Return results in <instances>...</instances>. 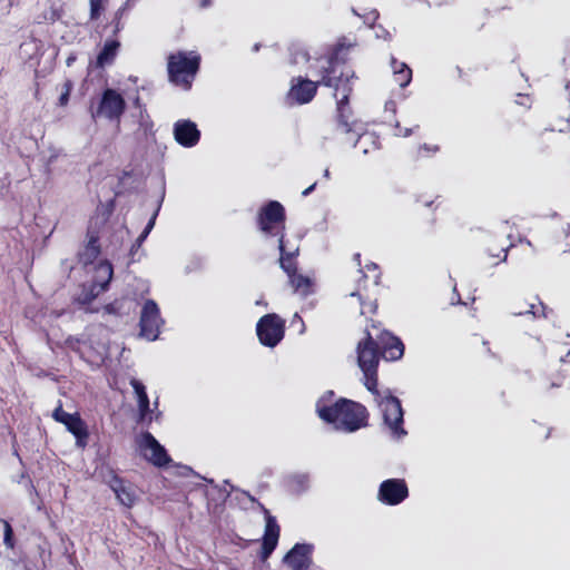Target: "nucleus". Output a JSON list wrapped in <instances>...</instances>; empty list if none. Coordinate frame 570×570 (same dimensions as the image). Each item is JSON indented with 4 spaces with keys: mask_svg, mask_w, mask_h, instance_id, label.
<instances>
[{
    "mask_svg": "<svg viewBox=\"0 0 570 570\" xmlns=\"http://www.w3.org/2000/svg\"><path fill=\"white\" fill-rule=\"evenodd\" d=\"M229 497V492L225 491V498Z\"/></svg>",
    "mask_w": 570,
    "mask_h": 570,
    "instance_id": "obj_54",
    "label": "nucleus"
},
{
    "mask_svg": "<svg viewBox=\"0 0 570 570\" xmlns=\"http://www.w3.org/2000/svg\"><path fill=\"white\" fill-rule=\"evenodd\" d=\"M139 446L144 456L155 465L164 466L169 463L170 459L165 448L149 432L141 434Z\"/></svg>",
    "mask_w": 570,
    "mask_h": 570,
    "instance_id": "obj_11",
    "label": "nucleus"
},
{
    "mask_svg": "<svg viewBox=\"0 0 570 570\" xmlns=\"http://www.w3.org/2000/svg\"><path fill=\"white\" fill-rule=\"evenodd\" d=\"M63 425L75 435L77 445L85 448L88 439V430L80 415L78 413L71 414L70 420H67Z\"/></svg>",
    "mask_w": 570,
    "mask_h": 570,
    "instance_id": "obj_18",
    "label": "nucleus"
},
{
    "mask_svg": "<svg viewBox=\"0 0 570 570\" xmlns=\"http://www.w3.org/2000/svg\"><path fill=\"white\" fill-rule=\"evenodd\" d=\"M337 57L338 52H336L328 60V67L324 68L321 85L326 87H333L335 89V97L337 98V118L338 126L344 132L354 131L358 137L361 136V131L363 128L358 126L357 122H348V116L345 114L346 106L348 104V97L352 92V86L350 80L354 78V72L350 70H341L340 75L336 76L337 72Z\"/></svg>",
    "mask_w": 570,
    "mask_h": 570,
    "instance_id": "obj_1",
    "label": "nucleus"
},
{
    "mask_svg": "<svg viewBox=\"0 0 570 570\" xmlns=\"http://www.w3.org/2000/svg\"><path fill=\"white\" fill-rule=\"evenodd\" d=\"M164 324L157 303L147 299L140 312V335L149 341H155L159 335V328Z\"/></svg>",
    "mask_w": 570,
    "mask_h": 570,
    "instance_id": "obj_9",
    "label": "nucleus"
},
{
    "mask_svg": "<svg viewBox=\"0 0 570 570\" xmlns=\"http://www.w3.org/2000/svg\"><path fill=\"white\" fill-rule=\"evenodd\" d=\"M156 216H157V212L151 216V218L149 219L145 229L142 230L141 238H146L148 236V234L151 232V229L154 228Z\"/></svg>",
    "mask_w": 570,
    "mask_h": 570,
    "instance_id": "obj_31",
    "label": "nucleus"
},
{
    "mask_svg": "<svg viewBox=\"0 0 570 570\" xmlns=\"http://www.w3.org/2000/svg\"><path fill=\"white\" fill-rule=\"evenodd\" d=\"M409 495L407 485L402 479H389L381 483L377 498L389 505H396Z\"/></svg>",
    "mask_w": 570,
    "mask_h": 570,
    "instance_id": "obj_10",
    "label": "nucleus"
},
{
    "mask_svg": "<svg viewBox=\"0 0 570 570\" xmlns=\"http://www.w3.org/2000/svg\"><path fill=\"white\" fill-rule=\"evenodd\" d=\"M298 479H299V483H302V484H303V482L306 480V478H305V476H299Z\"/></svg>",
    "mask_w": 570,
    "mask_h": 570,
    "instance_id": "obj_49",
    "label": "nucleus"
},
{
    "mask_svg": "<svg viewBox=\"0 0 570 570\" xmlns=\"http://www.w3.org/2000/svg\"><path fill=\"white\" fill-rule=\"evenodd\" d=\"M411 134H412V129H410V128H405L404 130H402V129L400 128V131H399V135H400V136L409 137Z\"/></svg>",
    "mask_w": 570,
    "mask_h": 570,
    "instance_id": "obj_36",
    "label": "nucleus"
},
{
    "mask_svg": "<svg viewBox=\"0 0 570 570\" xmlns=\"http://www.w3.org/2000/svg\"><path fill=\"white\" fill-rule=\"evenodd\" d=\"M279 537V527L275 520V518L267 515L266 517V525H265V534L263 540V556L267 558L276 548L277 541Z\"/></svg>",
    "mask_w": 570,
    "mask_h": 570,
    "instance_id": "obj_17",
    "label": "nucleus"
},
{
    "mask_svg": "<svg viewBox=\"0 0 570 570\" xmlns=\"http://www.w3.org/2000/svg\"><path fill=\"white\" fill-rule=\"evenodd\" d=\"M243 493H244L245 495H247V497H248V499H249L252 502H255V501H256V500H255V498H253L252 495H249V493H247V492H243Z\"/></svg>",
    "mask_w": 570,
    "mask_h": 570,
    "instance_id": "obj_42",
    "label": "nucleus"
},
{
    "mask_svg": "<svg viewBox=\"0 0 570 570\" xmlns=\"http://www.w3.org/2000/svg\"><path fill=\"white\" fill-rule=\"evenodd\" d=\"M316 411L323 421L334 424L340 431L351 433L367 425L365 406L346 399H341L331 405H326L322 399L316 404Z\"/></svg>",
    "mask_w": 570,
    "mask_h": 570,
    "instance_id": "obj_2",
    "label": "nucleus"
},
{
    "mask_svg": "<svg viewBox=\"0 0 570 570\" xmlns=\"http://www.w3.org/2000/svg\"><path fill=\"white\" fill-rule=\"evenodd\" d=\"M316 187V183L312 184L309 187H307L303 193L302 195L303 196H308Z\"/></svg>",
    "mask_w": 570,
    "mask_h": 570,
    "instance_id": "obj_35",
    "label": "nucleus"
},
{
    "mask_svg": "<svg viewBox=\"0 0 570 570\" xmlns=\"http://www.w3.org/2000/svg\"><path fill=\"white\" fill-rule=\"evenodd\" d=\"M130 385L135 390V393L138 399V409H139L140 419L145 420L146 415L149 412V399L146 393L145 385L136 379H132L130 381Z\"/></svg>",
    "mask_w": 570,
    "mask_h": 570,
    "instance_id": "obj_22",
    "label": "nucleus"
},
{
    "mask_svg": "<svg viewBox=\"0 0 570 570\" xmlns=\"http://www.w3.org/2000/svg\"><path fill=\"white\" fill-rule=\"evenodd\" d=\"M72 89V82L70 80H66L63 83V90L70 92Z\"/></svg>",
    "mask_w": 570,
    "mask_h": 570,
    "instance_id": "obj_37",
    "label": "nucleus"
},
{
    "mask_svg": "<svg viewBox=\"0 0 570 570\" xmlns=\"http://www.w3.org/2000/svg\"><path fill=\"white\" fill-rule=\"evenodd\" d=\"M403 353V343L391 333L383 332L376 342L367 332L366 338L357 345V362L363 373H373L377 371L380 354L385 360L395 361Z\"/></svg>",
    "mask_w": 570,
    "mask_h": 570,
    "instance_id": "obj_3",
    "label": "nucleus"
},
{
    "mask_svg": "<svg viewBox=\"0 0 570 570\" xmlns=\"http://www.w3.org/2000/svg\"><path fill=\"white\" fill-rule=\"evenodd\" d=\"M140 128L144 130V134L147 136L153 130V121L149 119L148 116H142L140 119Z\"/></svg>",
    "mask_w": 570,
    "mask_h": 570,
    "instance_id": "obj_30",
    "label": "nucleus"
},
{
    "mask_svg": "<svg viewBox=\"0 0 570 570\" xmlns=\"http://www.w3.org/2000/svg\"><path fill=\"white\" fill-rule=\"evenodd\" d=\"M323 175H324V177H325V178H327V179H328V178H330V176H331L330 170L326 168V169L324 170V174H323Z\"/></svg>",
    "mask_w": 570,
    "mask_h": 570,
    "instance_id": "obj_41",
    "label": "nucleus"
},
{
    "mask_svg": "<svg viewBox=\"0 0 570 570\" xmlns=\"http://www.w3.org/2000/svg\"><path fill=\"white\" fill-rule=\"evenodd\" d=\"M109 487L122 505L127 508L134 505L136 501V493L134 489L130 485H127L122 479L117 475H112L109 481Z\"/></svg>",
    "mask_w": 570,
    "mask_h": 570,
    "instance_id": "obj_16",
    "label": "nucleus"
},
{
    "mask_svg": "<svg viewBox=\"0 0 570 570\" xmlns=\"http://www.w3.org/2000/svg\"><path fill=\"white\" fill-rule=\"evenodd\" d=\"M311 547L307 544L296 543L289 552L284 557V562L292 570H308Z\"/></svg>",
    "mask_w": 570,
    "mask_h": 570,
    "instance_id": "obj_15",
    "label": "nucleus"
},
{
    "mask_svg": "<svg viewBox=\"0 0 570 570\" xmlns=\"http://www.w3.org/2000/svg\"><path fill=\"white\" fill-rule=\"evenodd\" d=\"M401 70H396L393 72L394 80L399 83L400 87H406L412 79V70L409 68L406 63H401Z\"/></svg>",
    "mask_w": 570,
    "mask_h": 570,
    "instance_id": "obj_24",
    "label": "nucleus"
},
{
    "mask_svg": "<svg viewBox=\"0 0 570 570\" xmlns=\"http://www.w3.org/2000/svg\"><path fill=\"white\" fill-rule=\"evenodd\" d=\"M120 30V23L119 21L116 23V29H115V32H118Z\"/></svg>",
    "mask_w": 570,
    "mask_h": 570,
    "instance_id": "obj_46",
    "label": "nucleus"
},
{
    "mask_svg": "<svg viewBox=\"0 0 570 570\" xmlns=\"http://www.w3.org/2000/svg\"><path fill=\"white\" fill-rule=\"evenodd\" d=\"M259 49V46L258 45H255L254 46V51H257Z\"/></svg>",
    "mask_w": 570,
    "mask_h": 570,
    "instance_id": "obj_52",
    "label": "nucleus"
},
{
    "mask_svg": "<svg viewBox=\"0 0 570 570\" xmlns=\"http://www.w3.org/2000/svg\"><path fill=\"white\" fill-rule=\"evenodd\" d=\"M258 507H259V508H262V509L264 510V512H265V514H266V515H269V514H268V511L263 507V504H262V503H258Z\"/></svg>",
    "mask_w": 570,
    "mask_h": 570,
    "instance_id": "obj_44",
    "label": "nucleus"
},
{
    "mask_svg": "<svg viewBox=\"0 0 570 570\" xmlns=\"http://www.w3.org/2000/svg\"><path fill=\"white\" fill-rule=\"evenodd\" d=\"M504 252H505V254H504V256H503V261H505V259H507V249H505Z\"/></svg>",
    "mask_w": 570,
    "mask_h": 570,
    "instance_id": "obj_55",
    "label": "nucleus"
},
{
    "mask_svg": "<svg viewBox=\"0 0 570 570\" xmlns=\"http://www.w3.org/2000/svg\"><path fill=\"white\" fill-rule=\"evenodd\" d=\"M126 107V102L120 94L114 89H106L101 96L97 109H91V118L104 117L109 120L119 119Z\"/></svg>",
    "mask_w": 570,
    "mask_h": 570,
    "instance_id": "obj_8",
    "label": "nucleus"
},
{
    "mask_svg": "<svg viewBox=\"0 0 570 570\" xmlns=\"http://www.w3.org/2000/svg\"><path fill=\"white\" fill-rule=\"evenodd\" d=\"M289 284L294 288V292L302 297H306L312 293L313 282L309 277L304 276L302 274H294L288 276Z\"/></svg>",
    "mask_w": 570,
    "mask_h": 570,
    "instance_id": "obj_21",
    "label": "nucleus"
},
{
    "mask_svg": "<svg viewBox=\"0 0 570 570\" xmlns=\"http://www.w3.org/2000/svg\"><path fill=\"white\" fill-rule=\"evenodd\" d=\"M146 238H141V234H140L139 237L136 239L135 244L131 246V249H130L131 255L135 254V250H137L141 246L142 242Z\"/></svg>",
    "mask_w": 570,
    "mask_h": 570,
    "instance_id": "obj_33",
    "label": "nucleus"
},
{
    "mask_svg": "<svg viewBox=\"0 0 570 570\" xmlns=\"http://www.w3.org/2000/svg\"><path fill=\"white\" fill-rule=\"evenodd\" d=\"M278 248L281 252L279 264L282 269L287 276L297 272L295 256L298 254V248L287 252L284 244V235L282 234L278 239Z\"/></svg>",
    "mask_w": 570,
    "mask_h": 570,
    "instance_id": "obj_19",
    "label": "nucleus"
},
{
    "mask_svg": "<svg viewBox=\"0 0 570 570\" xmlns=\"http://www.w3.org/2000/svg\"><path fill=\"white\" fill-rule=\"evenodd\" d=\"M443 1H444V0H430L429 2H430V4H431V3H433V4H435V6H440V4H442V3H443Z\"/></svg>",
    "mask_w": 570,
    "mask_h": 570,
    "instance_id": "obj_39",
    "label": "nucleus"
},
{
    "mask_svg": "<svg viewBox=\"0 0 570 570\" xmlns=\"http://www.w3.org/2000/svg\"><path fill=\"white\" fill-rule=\"evenodd\" d=\"M69 96H70V92H68L66 90H62L61 95L59 97V105L60 106H66L68 104Z\"/></svg>",
    "mask_w": 570,
    "mask_h": 570,
    "instance_id": "obj_32",
    "label": "nucleus"
},
{
    "mask_svg": "<svg viewBox=\"0 0 570 570\" xmlns=\"http://www.w3.org/2000/svg\"><path fill=\"white\" fill-rule=\"evenodd\" d=\"M515 315H523V314H532L534 317H538L540 315L547 317L546 314V307L542 303H539V305L530 304V308L525 312L519 311L514 313Z\"/></svg>",
    "mask_w": 570,
    "mask_h": 570,
    "instance_id": "obj_27",
    "label": "nucleus"
},
{
    "mask_svg": "<svg viewBox=\"0 0 570 570\" xmlns=\"http://www.w3.org/2000/svg\"><path fill=\"white\" fill-rule=\"evenodd\" d=\"M75 60H76L75 56L68 57L67 61H66L67 66L70 67L75 62Z\"/></svg>",
    "mask_w": 570,
    "mask_h": 570,
    "instance_id": "obj_38",
    "label": "nucleus"
},
{
    "mask_svg": "<svg viewBox=\"0 0 570 570\" xmlns=\"http://www.w3.org/2000/svg\"><path fill=\"white\" fill-rule=\"evenodd\" d=\"M3 542L8 548H13V530L8 521H3Z\"/></svg>",
    "mask_w": 570,
    "mask_h": 570,
    "instance_id": "obj_28",
    "label": "nucleus"
},
{
    "mask_svg": "<svg viewBox=\"0 0 570 570\" xmlns=\"http://www.w3.org/2000/svg\"><path fill=\"white\" fill-rule=\"evenodd\" d=\"M381 35L386 36V38H390V33L387 31H381Z\"/></svg>",
    "mask_w": 570,
    "mask_h": 570,
    "instance_id": "obj_48",
    "label": "nucleus"
},
{
    "mask_svg": "<svg viewBox=\"0 0 570 570\" xmlns=\"http://www.w3.org/2000/svg\"><path fill=\"white\" fill-rule=\"evenodd\" d=\"M98 238L90 234L86 248L79 254V259L85 265L92 263L99 255Z\"/></svg>",
    "mask_w": 570,
    "mask_h": 570,
    "instance_id": "obj_23",
    "label": "nucleus"
},
{
    "mask_svg": "<svg viewBox=\"0 0 570 570\" xmlns=\"http://www.w3.org/2000/svg\"><path fill=\"white\" fill-rule=\"evenodd\" d=\"M174 137L184 147L195 146L200 137L195 122L190 120H178L174 126Z\"/></svg>",
    "mask_w": 570,
    "mask_h": 570,
    "instance_id": "obj_13",
    "label": "nucleus"
},
{
    "mask_svg": "<svg viewBox=\"0 0 570 570\" xmlns=\"http://www.w3.org/2000/svg\"><path fill=\"white\" fill-rule=\"evenodd\" d=\"M256 332L263 345L274 347L284 337V322L276 314H267L258 321Z\"/></svg>",
    "mask_w": 570,
    "mask_h": 570,
    "instance_id": "obj_6",
    "label": "nucleus"
},
{
    "mask_svg": "<svg viewBox=\"0 0 570 570\" xmlns=\"http://www.w3.org/2000/svg\"><path fill=\"white\" fill-rule=\"evenodd\" d=\"M299 55L305 61L308 60V55L306 52H301Z\"/></svg>",
    "mask_w": 570,
    "mask_h": 570,
    "instance_id": "obj_40",
    "label": "nucleus"
},
{
    "mask_svg": "<svg viewBox=\"0 0 570 570\" xmlns=\"http://www.w3.org/2000/svg\"><path fill=\"white\" fill-rule=\"evenodd\" d=\"M367 268H376V265L375 264H371L370 266H367Z\"/></svg>",
    "mask_w": 570,
    "mask_h": 570,
    "instance_id": "obj_51",
    "label": "nucleus"
},
{
    "mask_svg": "<svg viewBox=\"0 0 570 570\" xmlns=\"http://www.w3.org/2000/svg\"><path fill=\"white\" fill-rule=\"evenodd\" d=\"M256 305H266V303L259 299V301H256Z\"/></svg>",
    "mask_w": 570,
    "mask_h": 570,
    "instance_id": "obj_47",
    "label": "nucleus"
},
{
    "mask_svg": "<svg viewBox=\"0 0 570 570\" xmlns=\"http://www.w3.org/2000/svg\"><path fill=\"white\" fill-rule=\"evenodd\" d=\"M200 56L194 51H179L168 57L169 80L184 89H189L199 69Z\"/></svg>",
    "mask_w": 570,
    "mask_h": 570,
    "instance_id": "obj_4",
    "label": "nucleus"
},
{
    "mask_svg": "<svg viewBox=\"0 0 570 570\" xmlns=\"http://www.w3.org/2000/svg\"><path fill=\"white\" fill-rule=\"evenodd\" d=\"M318 83L321 81L314 82L308 79L297 78L296 82L293 81L287 100L298 105L309 102L316 94Z\"/></svg>",
    "mask_w": 570,
    "mask_h": 570,
    "instance_id": "obj_12",
    "label": "nucleus"
},
{
    "mask_svg": "<svg viewBox=\"0 0 570 570\" xmlns=\"http://www.w3.org/2000/svg\"><path fill=\"white\" fill-rule=\"evenodd\" d=\"M112 266L108 262H100L96 267V274L90 288L89 296L86 297V302L91 301L100 293L105 292L112 278Z\"/></svg>",
    "mask_w": 570,
    "mask_h": 570,
    "instance_id": "obj_14",
    "label": "nucleus"
},
{
    "mask_svg": "<svg viewBox=\"0 0 570 570\" xmlns=\"http://www.w3.org/2000/svg\"><path fill=\"white\" fill-rule=\"evenodd\" d=\"M365 377V386L366 389L373 393L374 397L376 399V393H384V391H379L376 389L377 385V371L373 373H363Z\"/></svg>",
    "mask_w": 570,
    "mask_h": 570,
    "instance_id": "obj_26",
    "label": "nucleus"
},
{
    "mask_svg": "<svg viewBox=\"0 0 570 570\" xmlns=\"http://www.w3.org/2000/svg\"><path fill=\"white\" fill-rule=\"evenodd\" d=\"M258 507H259V508H262V509L264 510V512H265V514H266V515H269V514H268V511L263 507V504H262V503H258Z\"/></svg>",
    "mask_w": 570,
    "mask_h": 570,
    "instance_id": "obj_43",
    "label": "nucleus"
},
{
    "mask_svg": "<svg viewBox=\"0 0 570 570\" xmlns=\"http://www.w3.org/2000/svg\"><path fill=\"white\" fill-rule=\"evenodd\" d=\"M108 0H89L90 20H98L106 8Z\"/></svg>",
    "mask_w": 570,
    "mask_h": 570,
    "instance_id": "obj_25",
    "label": "nucleus"
},
{
    "mask_svg": "<svg viewBox=\"0 0 570 570\" xmlns=\"http://www.w3.org/2000/svg\"><path fill=\"white\" fill-rule=\"evenodd\" d=\"M372 16H373V19H376L379 14H377V12H376V11H373V12H372Z\"/></svg>",
    "mask_w": 570,
    "mask_h": 570,
    "instance_id": "obj_50",
    "label": "nucleus"
},
{
    "mask_svg": "<svg viewBox=\"0 0 570 570\" xmlns=\"http://www.w3.org/2000/svg\"><path fill=\"white\" fill-rule=\"evenodd\" d=\"M402 62L397 61L395 58H392L391 59V66H392V69H393V72H395L396 70H401V65Z\"/></svg>",
    "mask_w": 570,
    "mask_h": 570,
    "instance_id": "obj_34",
    "label": "nucleus"
},
{
    "mask_svg": "<svg viewBox=\"0 0 570 570\" xmlns=\"http://www.w3.org/2000/svg\"><path fill=\"white\" fill-rule=\"evenodd\" d=\"M120 47V42L117 40H107L97 56L96 66L97 68H105L114 62L118 49Z\"/></svg>",
    "mask_w": 570,
    "mask_h": 570,
    "instance_id": "obj_20",
    "label": "nucleus"
},
{
    "mask_svg": "<svg viewBox=\"0 0 570 570\" xmlns=\"http://www.w3.org/2000/svg\"><path fill=\"white\" fill-rule=\"evenodd\" d=\"M376 37H383V35H380L379 32H376ZM384 38L386 39V36H384Z\"/></svg>",
    "mask_w": 570,
    "mask_h": 570,
    "instance_id": "obj_53",
    "label": "nucleus"
},
{
    "mask_svg": "<svg viewBox=\"0 0 570 570\" xmlns=\"http://www.w3.org/2000/svg\"><path fill=\"white\" fill-rule=\"evenodd\" d=\"M70 416H71V414H70V413H67V412H65V411L62 410L61 404H59V406H57V407L55 409L53 413H52V417H53L57 422L62 423V424H65V422H66L67 420H70Z\"/></svg>",
    "mask_w": 570,
    "mask_h": 570,
    "instance_id": "obj_29",
    "label": "nucleus"
},
{
    "mask_svg": "<svg viewBox=\"0 0 570 570\" xmlns=\"http://www.w3.org/2000/svg\"><path fill=\"white\" fill-rule=\"evenodd\" d=\"M376 403L383 416L384 424L389 428L392 435L401 439L406 435L403 429V410L397 397L393 396L390 390L384 393H376Z\"/></svg>",
    "mask_w": 570,
    "mask_h": 570,
    "instance_id": "obj_5",
    "label": "nucleus"
},
{
    "mask_svg": "<svg viewBox=\"0 0 570 570\" xmlns=\"http://www.w3.org/2000/svg\"><path fill=\"white\" fill-rule=\"evenodd\" d=\"M568 338H570V335H568Z\"/></svg>",
    "mask_w": 570,
    "mask_h": 570,
    "instance_id": "obj_56",
    "label": "nucleus"
},
{
    "mask_svg": "<svg viewBox=\"0 0 570 570\" xmlns=\"http://www.w3.org/2000/svg\"><path fill=\"white\" fill-rule=\"evenodd\" d=\"M208 3H209V2H208V0H203V1H202V7H207V6H208Z\"/></svg>",
    "mask_w": 570,
    "mask_h": 570,
    "instance_id": "obj_45",
    "label": "nucleus"
},
{
    "mask_svg": "<svg viewBox=\"0 0 570 570\" xmlns=\"http://www.w3.org/2000/svg\"><path fill=\"white\" fill-rule=\"evenodd\" d=\"M285 210L281 203L271 200L262 208L258 224L262 232L268 235H282L284 229Z\"/></svg>",
    "mask_w": 570,
    "mask_h": 570,
    "instance_id": "obj_7",
    "label": "nucleus"
}]
</instances>
